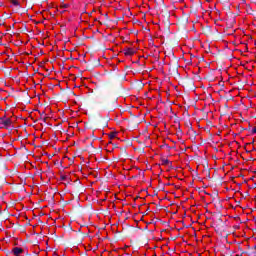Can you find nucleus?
Returning <instances> with one entry per match:
<instances>
[{
    "label": "nucleus",
    "instance_id": "nucleus-4",
    "mask_svg": "<svg viewBox=\"0 0 256 256\" xmlns=\"http://www.w3.org/2000/svg\"><path fill=\"white\" fill-rule=\"evenodd\" d=\"M161 162H162V165H170V168L171 169L173 168L172 163L171 161H169V159L162 158Z\"/></svg>",
    "mask_w": 256,
    "mask_h": 256
},
{
    "label": "nucleus",
    "instance_id": "nucleus-1",
    "mask_svg": "<svg viewBox=\"0 0 256 256\" xmlns=\"http://www.w3.org/2000/svg\"><path fill=\"white\" fill-rule=\"evenodd\" d=\"M13 121H11V118H5L2 120V123L0 125H3L4 129H9V126L12 125Z\"/></svg>",
    "mask_w": 256,
    "mask_h": 256
},
{
    "label": "nucleus",
    "instance_id": "nucleus-20",
    "mask_svg": "<svg viewBox=\"0 0 256 256\" xmlns=\"http://www.w3.org/2000/svg\"><path fill=\"white\" fill-rule=\"evenodd\" d=\"M248 129H251V126H249Z\"/></svg>",
    "mask_w": 256,
    "mask_h": 256
},
{
    "label": "nucleus",
    "instance_id": "nucleus-9",
    "mask_svg": "<svg viewBox=\"0 0 256 256\" xmlns=\"http://www.w3.org/2000/svg\"><path fill=\"white\" fill-rule=\"evenodd\" d=\"M233 24H235V19L230 20V25H233Z\"/></svg>",
    "mask_w": 256,
    "mask_h": 256
},
{
    "label": "nucleus",
    "instance_id": "nucleus-13",
    "mask_svg": "<svg viewBox=\"0 0 256 256\" xmlns=\"http://www.w3.org/2000/svg\"><path fill=\"white\" fill-rule=\"evenodd\" d=\"M22 31H27V26H25Z\"/></svg>",
    "mask_w": 256,
    "mask_h": 256
},
{
    "label": "nucleus",
    "instance_id": "nucleus-19",
    "mask_svg": "<svg viewBox=\"0 0 256 256\" xmlns=\"http://www.w3.org/2000/svg\"><path fill=\"white\" fill-rule=\"evenodd\" d=\"M86 129H89V126H88V125H86Z\"/></svg>",
    "mask_w": 256,
    "mask_h": 256
},
{
    "label": "nucleus",
    "instance_id": "nucleus-5",
    "mask_svg": "<svg viewBox=\"0 0 256 256\" xmlns=\"http://www.w3.org/2000/svg\"><path fill=\"white\" fill-rule=\"evenodd\" d=\"M115 137H117V132H110L109 138L110 139H115Z\"/></svg>",
    "mask_w": 256,
    "mask_h": 256
},
{
    "label": "nucleus",
    "instance_id": "nucleus-11",
    "mask_svg": "<svg viewBox=\"0 0 256 256\" xmlns=\"http://www.w3.org/2000/svg\"><path fill=\"white\" fill-rule=\"evenodd\" d=\"M42 121H43L44 123H47V117H44V118L42 119Z\"/></svg>",
    "mask_w": 256,
    "mask_h": 256
},
{
    "label": "nucleus",
    "instance_id": "nucleus-8",
    "mask_svg": "<svg viewBox=\"0 0 256 256\" xmlns=\"http://www.w3.org/2000/svg\"><path fill=\"white\" fill-rule=\"evenodd\" d=\"M187 127H191V121H186Z\"/></svg>",
    "mask_w": 256,
    "mask_h": 256
},
{
    "label": "nucleus",
    "instance_id": "nucleus-15",
    "mask_svg": "<svg viewBox=\"0 0 256 256\" xmlns=\"http://www.w3.org/2000/svg\"><path fill=\"white\" fill-rule=\"evenodd\" d=\"M122 153H127V152L125 151V149L122 148Z\"/></svg>",
    "mask_w": 256,
    "mask_h": 256
},
{
    "label": "nucleus",
    "instance_id": "nucleus-6",
    "mask_svg": "<svg viewBox=\"0 0 256 256\" xmlns=\"http://www.w3.org/2000/svg\"><path fill=\"white\" fill-rule=\"evenodd\" d=\"M12 5H15V7H19V1L17 0H11Z\"/></svg>",
    "mask_w": 256,
    "mask_h": 256
},
{
    "label": "nucleus",
    "instance_id": "nucleus-21",
    "mask_svg": "<svg viewBox=\"0 0 256 256\" xmlns=\"http://www.w3.org/2000/svg\"><path fill=\"white\" fill-rule=\"evenodd\" d=\"M248 129H251V126H249Z\"/></svg>",
    "mask_w": 256,
    "mask_h": 256
},
{
    "label": "nucleus",
    "instance_id": "nucleus-17",
    "mask_svg": "<svg viewBox=\"0 0 256 256\" xmlns=\"http://www.w3.org/2000/svg\"><path fill=\"white\" fill-rule=\"evenodd\" d=\"M235 256H243V255H241V254H236Z\"/></svg>",
    "mask_w": 256,
    "mask_h": 256
},
{
    "label": "nucleus",
    "instance_id": "nucleus-3",
    "mask_svg": "<svg viewBox=\"0 0 256 256\" xmlns=\"http://www.w3.org/2000/svg\"><path fill=\"white\" fill-rule=\"evenodd\" d=\"M124 54L126 56L135 55V50L133 48H126V49H124Z\"/></svg>",
    "mask_w": 256,
    "mask_h": 256
},
{
    "label": "nucleus",
    "instance_id": "nucleus-2",
    "mask_svg": "<svg viewBox=\"0 0 256 256\" xmlns=\"http://www.w3.org/2000/svg\"><path fill=\"white\" fill-rule=\"evenodd\" d=\"M12 253L15 256H19L21 253H23V248L15 247L12 249Z\"/></svg>",
    "mask_w": 256,
    "mask_h": 256
},
{
    "label": "nucleus",
    "instance_id": "nucleus-12",
    "mask_svg": "<svg viewBox=\"0 0 256 256\" xmlns=\"http://www.w3.org/2000/svg\"><path fill=\"white\" fill-rule=\"evenodd\" d=\"M68 7H69V5H67V4H64V5H63V8H64V9H67Z\"/></svg>",
    "mask_w": 256,
    "mask_h": 256
},
{
    "label": "nucleus",
    "instance_id": "nucleus-18",
    "mask_svg": "<svg viewBox=\"0 0 256 256\" xmlns=\"http://www.w3.org/2000/svg\"><path fill=\"white\" fill-rule=\"evenodd\" d=\"M175 71H176V73H177V66H175Z\"/></svg>",
    "mask_w": 256,
    "mask_h": 256
},
{
    "label": "nucleus",
    "instance_id": "nucleus-16",
    "mask_svg": "<svg viewBox=\"0 0 256 256\" xmlns=\"http://www.w3.org/2000/svg\"><path fill=\"white\" fill-rule=\"evenodd\" d=\"M252 1V3H256V0H251Z\"/></svg>",
    "mask_w": 256,
    "mask_h": 256
},
{
    "label": "nucleus",
    "instance_id": "nucleus-7",
    "mask_svg": "<svg viewBox=\"0 0 256 256\" xmlns=\"http://www.w3.org/2000/svg\"><path fill=\"white\" fill-rule=\"evenodd\" d=\"M66 179H67V176L65 175L60 176V181H65Z\"/></svg>",
    "mask_w": 256,
    "mask_h": 256
},
{
    "label": "nucleus",
    "instance_id": "nucleus-14",
    "mask_svg": "<svg viewBox=\"0 0 256 256\" xmlns=\"http://www.w3.org/2000/svg\"><path fill=\"white\" fill-rule=\"evenodd\" d=\"M122 153H127V152L125 151V149L122 148Z\"/></svg>",
    "mask_w": 256,
    "mask_h": 256
},
{
    "label": "nucleus",
    "instance_id": "nucleus-10",
    "mask_svg": "<svg viewBox=\"0 0 256 256\" xmlns=\"http://www.w3.org/2000/svg\"><path fill=\"white\" fill-rule=\"evenodd\" d=\"M3 119H5V116L0 117V125H1V123H3Z\"/></svg>",
    "mask_w": 256,
    "mask_h": 256
}]
</instances>
